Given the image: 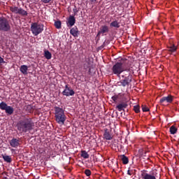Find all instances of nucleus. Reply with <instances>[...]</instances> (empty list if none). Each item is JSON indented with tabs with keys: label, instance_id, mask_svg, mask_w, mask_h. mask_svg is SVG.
I'll return each instance as SVG.
<instances>
[{
	"label": "nucleus",
	"instance_id": "nucleus-15",
	"mask_svg": "<svg viewBox=\"0 0 179 179\" xmlns=\"http://www.w3.org/2000/svg\"><path fill=\"white\" fill-rule=\"evenodd\" d=\"M70 34L73 37H78L79 36V29L77 27H74L70 30Z\"/></svg>",
	"mask_w": 179,
	"mask_h": 179
},
{
	"label": "nucleus",
	"instance_id": "nucleus-34",
	"mask_svg": "<svg viewBox=\"0 0 179 179\" xmlns=\"http://www.w3.org/2000/svg\"><path fill=\"white\" fill-rule=\"evenodd\" d=\"M107 45V42H104L102 45L99 47V50H102L103 47H106Z\"/></svg>",
	"mask_w": 179,
	"mask_h": 179
},
{
	"label": "nucleus",
	"instance_id": "nucleus-31",
	"mask_svg": "<svg viewBox=\"0 0 179 179\" xmlns=\"http://www.w3.org/2000/svg\"><path fill=\"white\" fill-rule=\"evenodd\" d=\"M85 174L87 176V177H90V176H92V171L90 169H86L85 171Z\"/></svg>",
	"mask_w": 179,
	"mask_h": 179
},
{
	"label": "nucleus",
	"instance_id": "nucleus-27",
	"mask_svg": "<svg viewBox=\"0 0 179 179\" xmlns=\"http://www.w3.org/2000/svg\"><path fill=\"white\" fill-rule=\"evenodd\" d=\"M62 24V23L61 22V21L55 22V27H56V29H61Z\"/></svg>",
	"mask_w": 179,
	"mask_h": 179
},
{
	"label": "nucleus",
	"instance_id": "nucleus-5",
	"mask_svg": "<svg viewBox=\"0 0 179 179\" xmlns=\"http://www.w3.org/2000/svg\"><path fill=\"white\" fill-rule=\"evenodd\" d=\"M10 22L5 17H0V31L8 33L10 31Z\"/></svg>",
	"mask_w": 179,
	"mask_h": 179
},
{
	"label": "nucleus",
	"instance_id": "nucleus-19",
	"mask_svg": "<svg viewBox=\"0 0 179 179\" xmlns=\"http://www.w3.org/2000/svg\"><path fill=\"white\" fill-rule=\"evenodd\" d=\"M62 94L64 96H73V94H75V91L73 90H64L62 92Z\"/></svg>",
	"mask_w": 179,
	"mask_h": 179
},
{
	"label": "nucleus",
	"instance_id": "nucleus-2",
	"mask_svg": "<svg viewBox=\"0 0 179 179\" xmlns=\"http://www.w3.org/2000/svg\"><path fill=\"white\" fill-rule=\"evenodd\" d=\"M122 79L120 82L117 83L119 86L127 87V90L131 89V82H132V75L131 74V69H126L124 66V71L122 74Z\"/></svg>",
	"mask_w": 179,
	"mask_h": 179
},
{
	"label": "nucleus",
	"instance_id": "nucleus-25",
	"mask_svg": "<svg viewBox=\"0 0 179 179\" xmlns=\"http://www.w3.org/2000/svg\"><path fill=\"white\" fill-rule=\"evenodd\" d=\"M8 104H6V103L2 101L0 103V110H6V108H8Z\"/></svg>",
	"mask_w": 179,
	"mask_h": 179
},
{
	"label": "nucleus",
	"instance_id": "nucleus-38",
	"mask_svg": "<svg viewBox=\"0 0 179 179\" xmlns=\"http://www.w3.org/2000/svg\"><path fill=\"white\" fill-rule=\"evenodd\" d=\"M90 2H96V1H97V0H90Z\"/></svg>",
	"mask_w": 179,
	"mask_h": 179
},
{
	"label": "nucleus",
	"instance_id": "nucleus-6",
	"mask_svg": "<svg viewBox=\"0 0 179 179\" xmlns=\"http://www.w3.org/2000/svg\"><path fill=\"white\" fill-rule=\"evenodd\" d=\"M31 31L34 36H38L44 31V24L41 23L34 22L31 24Z\"/></svg>",
	"mask_w": 179,
	"mask_h": 179
},
{
	"label": "nucleus",
	"instance_id": "nucleus-24",
	"mask_svg": "<svg viewBox=\"0 0 179 179\" xmlns=\"http://www.w3.org/2000/svg\"><path fill=\"white\" fill-rule=\"evenodd\" d=\"M81 157H83V159H89L90 157L86 150H81V154H80Z\"/></svg>",
	"mask_w": 179,
	"mask_h": 179
},
{
	"label": "nucleus",
	"instance_id": "nucleus-29",
	"mask_svg": "<svg viewBox=\"0 0 179 179\" xmlns=\"http://www.w3.org/2000/svg\"><path fill=\"white\" fill-rule=\"evenodd\" d=\"M134 110L136 114L141 112V108L139 107V105H136L134 106Z\"/></svg>",
	"mask_w": 179,
	"mask_h": 179
},
{
	"label": "nucleus",
	"instance_id": "nucleus-21",
	"mask_svg": "<svg viewBox=\"0 0 179 179\" xmlns=\"http://www.w3.org/2000/svg\"><path fill=\"white\" fill-rule=\"evenodd\" d=\"M1 156L4 162H6V163H12V157H10V156L6 155H2Z\"/></svg>",
	"mask_w": 179,
	"mask_h": 179
},
{
	"label": "nucleus",
	"instance_id": "nucleus-22",
	"mask_svg": "<svg viewBox=\"0 0 179 179\" xmlns=\"http://www.w3.org/2000/svg\"><path fill=\"white\" fill-rule=\"evenodd\" d=\"M127 104L125 103H120L119 105L117 106V108L118 111H122L123 108H127Z\"/></svg>",
	"mask_w": 179,
	"mask_h": 179
},
{
	"label": "nucleus",
	"instance_id": "nucleus-10",
	"mask_svg": "<svg viewBox=\"0 0 179 179\" xmlns=\"http://www.w3.org/2000/svg\"><path fill=\"white\" fill-rule=\"evenodd\" d=\"M173 101H174V96L171 94H168V96H164L159 100L160 104H163V103H168V104H171Z\"/></svg>",
	"mask_w": 179,
	"mask_h": 179
},
{
	"label": "nucleus",
	"instance_id": "nucleus-12",
	"mask_svg": "<svg viewBox=\"0 0 179 179\" xmlns=\"http://www.w3.org/2000/svg\"><path fill=\"white\" fill-rule=\"evenodd\" d=\"M109 29H108V26L107 25H103L101 27L99 31H98L97 36H100V34H102L104 36L106 33H108Z\"/></svg>",
	"mask_w": 179,
	"mask_h": 179
},
{
	"label": "nucleus",
	"instance_id": "nucleus-17",
	"mask_svg": "<svg viewBox=\"0 0 179 179\" xmlns=\"http://www.w3.org/2000/svg\"><path fill=\"white\" fill-rule=\"evenodd\" d=\"M21 73L23 75H27V71H29V67L26 65H22L20 68Z\"/></svg>",
	"mask_w": 179,
	"mask_h": 179
},
{
	"label": "nucleus",
	"instance_id": "nucleus-35",
	"mask_svg": "<svg viewBox=\"0 0 179 179\" xmlns=\"http://www.w3.org/2000/svg\"><path fill=\"white\" fill-rule=\"evenodd\" d=\"M2 64H5V60H3L2 57H0V65H2Z\"/></svg>",
	"mask_w": 179,
	"mask_h": 179
},
{
	"label": "nucleus",
	"instance_id": "nucleus-13",
	"mask_svg": "<svg viewBox=\"0 0 179 179\" xmlns=\"http://www.w3.org/2000/svg\"><path fill=\"white\" fill-rule=\"evenodd\" d=\"M10 145L11 148H17L20 145V141L17 138H12L10 141Z\"/></svg>",
	"mask_w": 179,
	"mask_h": 179
},
{
	"label": "nucleus",
	"instance_id": "nucleus-11",
	"mask_svg": "<svg viewBox=\"0 0 179 179\" xmlns=\"http://www.w3.org/2000/svg\"><path fill=\"white\" fill-rule=\"evenodd\" d=\"M75 23H76V19H75V16L70 15L66 22L67 27H72V26L75 25Z\"/></svg>",
	"mask_w": 179,
	"mask_h": 179
},
{
	"label": "nucleus",
	"instance_id": "nucleus-26",
	"mask_svg": "<svg viewBox=\"0 0 179 179\" xmlns=\"http://www.w3.org/2000/svg\"><path fill=\"white\" fill-rule=\"evenodd\" d=\"M169 129L171 135H175V134H177V129L176 128V126H171Z\"/></svg>",
	"mask_w": 179,
	"mask_h": 179
},
{
	"label": "nucleus",
	"instance_id": "nucleus-3",
	"mask_svg": "<svg viewBox=\"0 0 179 179\" xmlns=\"http://www.w3.org/2000/svg\"><path fill=\"white\" fill-rule=\"evenodd\" d=\"M55 118L57 124L64 125L65 121H66V115H65V111L62 108L55 106Z\"/></svg>",
	"mask_w": 179,
	"mask_h": 179
},
{
	"label": "nucleus",
	"instance_id": "nucleus-33",
	"mask_svg": "<svg viewBox=\"0 0 179 179\" xmlns=\"http://www.w3.org/2000/svg\"><path fill=\"white\" fill-rule=\"evenodd\" d=\"M43 3H50V2H51V1L52 0H41Z\"/></svg>",
	"mask_w": 179,
	"mask_h": 179
},
{
	"label": "nucleus",
	"instance_id": "nucleus-16",
	"mask_svg": "<svg viewBox=\"0 0 179 179\" xmlns=\"http://www.w3.org/2000/svg\"><path fill=\"white\" fill-rule=\"evenodd\" d=\"M110 27L115 29H120L121 27V25H120V22H118L117 20H114L110 24Z\"/></svg>",
	"mask_w": 179,
	"mask_h": 179
},
{
	"label": "nucleus",
	"instance_id": "nucleus-14",
	"mask_svg": "<svg viewBox=\"0 0 179 179\" xmlns=\"http://www.w3.org/2000/svg\"><path fill=\"white\" fill-rule=\"evenodd\" d=\"M103 138L106 141H111L113 139V135L108 131V129H104Z\"/></svg>",
	"mask_w": 179,
	"mask_h": 179
},
{
	"label": "nucleus",
	"instance_id": "nucleus-8",
	"mask_svg": "<svg viewBox=\"0 0 179 179\" xmlns=\"http://www.w3.org/2000/svg\"><path fill=\"white\" fill-rule=\"evenodd\" d=\"M129 97V94L127 91L125 93H119L117 95H115L112 96V100H113L114 103H117V100H128Z\"/></svg>",
	"mask_w": 179,
	"mask_h": 179
},
{
	"label": "nucleus",
	"instance_id": "nucleus-36",
	"mask_svg": "<svg viewBox=\"0 0 179 179\" xmlns=\"http://www.w3.org/2000/svg\"><path fill=\"white\" fill-rule=\"evenodd\" d=\"M127 174H128L129 176H132V174L130 173L129 171H128Z\"/></svg>",
	"mask_w": 179,
	"mask_h": 179
},
{
	"label": "nucleus",
	"instance_id": "nucleus-1",
	"mask_svg": "<svg viewBox=\"0 0 179 179\" xmlns=\"http://www.w3.org/2000/svg\"><path fill=\"white\" fill-rule=\"evenodd\" d=\"M34 127V122L30 117H24L22 120H20L17 123V129L20 134H26V132H30L32 131Z\"/></svg>",
	"mask_w": 179,
	"mask_h": 179
},
{
	"label": "nucleus",
	"instance_id": "nucleus-30",
	"mask_svg": "<svg viewBox=\"0 0 179 179\" xmlns=\"http://www.w3.org/2000/svg\"><path fill=\"white\" fill-rule=\"evenodd\" d=\"M142 110L143 111V113H147L148 111H149V107L146 106V105H143Z\"/></svg>",
	"mask_w": 179,
	"mask_h": 179
},
{
	"label": "nucleus",
	"instance_id": "nucleus-28",
	"mask_svg": "<svg viewBox=\"0 0 179 179\" xmlns=\"http://www.w3.org/2000/svg\"><path fill=\"white\" fill-rule=\"evenodd\" d=\"M176 50H177V47H176V45H174L169 48V51L170 52H176Z\"/></svg>",
	"mask_w": 179,
	"mask_h": 179
},
{
	"label": "nucleus",
	"instance_id": "nucleus-9",
	"mask_svg": "<svg viewBox=\"0 0 179 179\" xmlns=\"http://www.w3.org/2000/svg\"><path fill=\"white\" fill-rule=\"evenodd\" d=\"M141 177L143 179H156L157 177V170L155 169L150 173H143Z\"/></svg>",
	"mask_w": 179,
	"mask_h": 179
},
{
	"label": "nucleus",
	"instance_id": "nucleus-4",
	"mask_svg": "<svg viewBox=\"0 0 179 179\" xmlns=\"http://www.w3.org/2000/svg\"><path fill=\"white\" fill-rule=\"evenodd\" d=\"M129 62V61L128 59L117 62L112 67V73H113V75H116V76H120V75H121L124 71V66H127V64Z\"/></svg>",
	"mask_w": 179,
	"mask_h": 179
},
{
	"label": "nucleus",
	"instance_id": "nucleus-37",
	"mask_svg": "<svg viewBox=\"0 0 179 179\" xmlns=\"http://www.w3.org/2000/svg\"><path fill=\"white\" fill-rule=\"evenodd\" d=\"M66 90H69V89L68 88V85H66Z\"/></svg>",
	"mask_w": 179,
	"mask_h": 179
},
{
	"label": "nucleus",
	"instance_id": "nucleus-7",
	"mask_svg": "<svg viewBox=\"0 0 179 179\" xmlns=\"http://www.w3.org/2000/svg\"><path fill=\"white\" fill-rule=\"evenodd\" d=\"M10 10L13 13H15L16 15H20L21 16H27V11L24 10L22 8H19L16 6H13L10 7Z\"/></svg>",
	"mask_w": 179,
	"mask_h": 179
},
{
	"label": "nucleus",
	"instance_id": "nucleus-40",
	"mask_svg": "<svg viewBox=\"0 0 179 179\" xmlns=\"http://www.w3.org/2000/svg\"><path fill=\"white\" fill-rule=\"evenodd\" d=\"M125 1H128V0H125Z\"/></svg>",
	"mask_w": 179,
	"mask_h": 179
},
{
	"label": "nucleus",
	"instance_id": "nucleus-18",
	"mask_svg": "<svg viewBox=\"0 0 179 179\" xmlns=\"http://www.w3.org/2000/svg\"><path fill=\"white\" fill-rule=\"evenodd\" d=\"M6 113L8 114V115H12L13 114V112L15 111V109H13V107L8 106L6 108Z\"/></svg>",
	"mask_w": 179,
	"mask_h": 179
},
{
	"label": "nucleus",
	"instance_id": "nucleus-20",
	"mask_svg": "<svg viewBox=\"0 0 179 179\" xmlns=\"http://www.w3.org/2000/svg\"><path fill=\"white\" fill-rule=\"evenodd\" d=\"M120 159L122 160L123 164H128V163H129L128 157L125 156L124 155H120Z\"/></svg>",
	"mask_w": 179,
	"mask_h": 179
},
{
	"label": "nucleus",
	"instance_id": "nucleus-32",
	"mask_svg": "<svg viewBox=\"0 0 179 179\" xmlns=\"http://www.w3.org/2000/svg\"><path fill=\"white\" fill-rule=\"evenodd\" d=\"M33 106H31V105H28L27 106V111L29 112V113H31V111H33V110H34V108H33Z\"/></svg>",
	"mask_w": 179,
	"mask_h": 179
},
{
	"label": "nucleus",
	"instance_id": "nucleus-39",
	"mask_svg": "<svg viewBox=\"0 0 179 179\" xmlns=\"http://www.w3.org/2000/svg\"><path fill=\"white\" fill-rule=\"evenodd\" d=\"M162 96V94H159L158 96L160 97V96Z\"/></svg>",
	"mask_w": 179,
	"mask_h": 179
},
{
	"label": "nucleus",
	"instance_id": "nucleus-23",
	"mask_svg": "<svg viewBox=\"0 0 179 179\" xmlns=\"http://www.w3.org/2000/svg\"><path fill=\"white\" fill-rule=\"evenodd\" d=\"M44 57L45 58H46V59H51V58H52V55L51 54V52H50V51L45 50Z\"/></svg>",
	"mask_w": 179,
	"mask_h": 179
}]
</instances>
